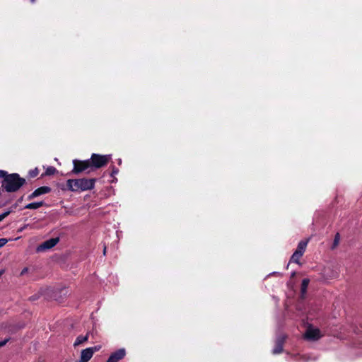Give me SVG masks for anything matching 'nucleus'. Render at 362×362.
I'll return each mask as SVG.
<instances>
[{
  "label": "nucleus",
  "instance_id": "obj_23",
  "mask_svg": "<svg viewBox=\"0 0 362 362\" xmlns=\"http://www.w3.org/2000/svg\"><path fill=\"white\" fill-rule=\"evenodd\" d=\"M7 173L4 170H0V177H4L5 178L6 176H7Z\"/></svg>",
  "mask_w": 362,
  "mask_h": 362
},
{
  "label": "nucleus",
  "instance_id": "obj_9",
  "mask_svg": "<svg viewBox=\"0 0 362 362\" xmlns=\"http://www.w3.org/2000/svg\"><path fill=\"white\" fill-rule=\"evenodd\" d=\"M308 240H301L299 242L296 252L300 254L301 256L304 254Z\"/></svg>",
  "mask_w": 362,
  "mask_h": 362
},
{
  "label": "nucleus",
  "instance_id": "obj_5",
  "mask_svg": "<svg viewBox=\"0 0 362 362\" xmlns=\"http://www.w3.org/2000/svg\"><path fill=\"white\" fill-rule=\"evenodd\" d=\"M91 168V163L90 160L83 161L74 160V170L73 172L78 173Z\"/></svg>",
  "mask_w": 362,
  "mask_h": 362
},
{
  "label": "nucleus",
  "instance_id": "obj_27",
  "mask_svg": "<svg viewBox=\"0 0 362 362\" xmlns=\"http://www.w3.org/2000/svg\"><path fill=\"white\" fill-rule=\"evenodd\" d=\"M46 190H47V193L49 191V189L47 187Z\"/></svg>",
  "mask_w": 362,
  "mask_h": 362
},
{
  "label": "nucleus",
  "instance_id": "obj_16",
  "mask_svg": "<svg viewBox=\"0 0 362 362\" xmlns=\"http://www.w3.org/2000/svg\"><path fill=\"white\" fill-rule=\"evenodd\" d=\"M282 350H283L282 344L281 342H279V343H278L274 349L273 353L275 354H279L282 351Z\"/></svg>",
  "mask_w": 362,
  "mask_h": 362
},
{
  "label": "nucleus",
  "instance_id": "obj_12",
  "mask_svg": "<svg viewBox=\"0 0 362 362\" xmlns=\"http://www.w3.org/2000/svg\"><path fill=\"white\" fill-rule=\"evenodd\" d=\"M309 283H310V280L308 279H304L302 281L301 289H300L302 296H304L305 294Z\"/></svg>",
  "mask_w": 362,
  "mask_h": 362
},
{
  "label": "nucleus",
  "instance_id": "obj_4",
  "mask_svg": "<svg viewBox=\"0 0 362 362\" xmlns=\"http://www.w3.org/2000/svg\"><path fill=\"white\" fill-rule=\"evenodd\" d=\"M322 336V334H321L320 330L313 326H308L304 334L305 338L310 341L317 340L321 338Z\"/></svg>",
  "mask_w": 362,
  "mask_h": 362
},
{
  "label": "nucleus",
  "instance_id": "obj_1",
  "mask_svg": "<svg viewBox=\"0 0 362 362\" xmlns=\"http://www.w3.org/2000/svg\"><path fill=\"white\" fill-rule=\"evenodd\" d=\"M25 182V180L17 173L10 174L4 179L2 187L8 192L18 191Z\"/></svg>",
  "mask_w": 362,
  "mask_h": 362
},
{
  "label": "nucleus",
  "instance_id": "obj_15",
  "mask_svg": "<svg viewBox=\"0 0 362 362\" xmlns=\"http://www.w3.org/2000/svg\"><path fill=\"white\" fill-rule=\"evenodd\" d=\"M301 257L302 256L300 255V254H298V253L294 252V253L291 256V262H296L297 264H299V260H300Z\"/></svg>",
  "mask_w": 362,
  "mask_h": 362
},
{
  "label": "nucleus",
  "instance_id": "obj_21",
  "mask_svg": "<svg viewBox=\"0 0 362 362\" xmlns=\"http://www.w3.org/2000/svg\"><path fill=\"white\" fill-rule=\"evenodd\" d=\"M9 214H10V211H6V212L0 214V221L4 220Z\"/></svg>",
  "mask_w": 362,
  "mask_h": 362
},
{
  "label": "nucleus",
  "instance_id": "obj_26",
  "mask_svg": "<svg viewBox=\"0 0 362 362\" xmlns=\"http://www.w3.org/2000/svg\"><path fill=\"white\" fill-rule=\"evenodd\" d=\"M100 346H95V347H91L90 349H93L94 350V352L95 351H97L100 349Z\"/></svg>",
  "mask_w": 362,
  "mask_h": 362
},
{
  "label": "nucleus",
  "instance_id": "obj_28",
  "mask_svg": "<svg viewBox=\"0 0 362 362\" xmlns=\"http://www.w3.org/2000/svg\"><path fill=\"white\" fill-rule=\"evenodd\" d=\"M32 240H37L36 238H33Z\"/></svg>",
  "mask_w": 362,
  "mask_h": 362
},
{
  "label": "nucleus",
  "instance_id": "obj_8",
  "mask_svg": "<svg viewBox=\"0 0 362 362\" xmlns=\"http://www.w3.org/2000/svg\"><path fill=\"white\" fill-rule=\"evenodd\" d=\"M94 350L93 349H83L81 353L79 362H88L92 358Z\"/></svg>",
  "mask_w": 362,
  "mask_h": 362
},
{
  "label": "nucleus",
  "instance_id": "obj_13",
  "mask_svg": "<svg viewBox=\"0 0 362 362\" xmlns=\"http://www.w3.org/2000/svg\"><path fill=\"white\" fill-rule=\"evenodd\" d=\"M42 205H43L42 202H33V203H30V204H27L25 206V209H38L39 207L42 206Z\"/></svg>",
  "mask_w": 362,
  "mask_h": 362
},
{
  "label": "nucleus",
  "instance_id": "obj_20",
  "mask_svg": "<svg viewBox=\"0 0 362 362\" xmlns=\"http://www.w3.org/2000/svg\"><path fill=\"white\" fill-rule=\"evenodd\" d=\"M340 236L339 233H337L334 240V246H337L339 244Z\"/></svg>",
  "mask_w": 362,
  "mask_h": 362
},
{
  "label": "nucleus",
  "instance_id": "obj_18",
  "mask_svg": "<svg viewBox=\"0 0 362 362\" xmlns=\"http://www.w3.org/2000/svg\"><path fill=\"white\" fill-rule=\"evenodd\" d=\"M56 171V169L53 167L47 168V175H53L55 173Z\"/></svg>",
  "mask_w": 362,
  "mask_h": 362
},
{
  "label": "nucleus",
  "instance_id": "obj_22",
  "mask_svg": "<svg viewBox=\"0 0 362 362\" xmlns=\"http://www.w3.org/2000/svg\"><path fill=\"white\" fill-rule=\"evenodd\" d=\"M8 240L6 238H0V247L4 246L7 243Z\"/></svg>",
  "mask_w": 362,
  "mask_h": 362
},
{
  "label": "nucleus",
  "instance_id": "obj_25",
  "mask_svg": "<svg viewBox=\"0 0 362 362\" xmlns=\"http://www.w3.org/2000/svg\"><path fill=\"white\" fill-rule=\"evenodd\" d=\"M28 267H25L21 272V276H23L24 274H25L26 273H28Z\"/></svg>",
  "mask_w": 362,
  "mask_h": 362
},
{
  "label": "nucleus",
  "instance_id": "obj_11",
  "mask_svg": "<svg viewBox=\"0 0 362 362\" xmlns=\"http://www.w3.org/2000/svg\"><path fill=\"white\" fill-rule=\"evenodd\" d=\"M88 339V334H87L85 336H82V335H80L78 336L76 341H74V346L76 347V346H78L81 344H82L83 343L87 341Z\"/></svg>",
  "mask_w": 362,
  "mask_h": 362
},
{
  "label": "nucleus",
  "instance_id": "obj_24",
  "mask_svg": "<svg viewBox=\"0 0 362 362\" xmlns=\"http://www.w3.org/2000/svg\"><path fill=\"white\" fill-rule=\"evenodd\" d=\"M8 339H6L4 340L0 341V347L4 346L8 341Z\"/></svg>",
  "mask_w": 362,
  "mask_h": 362
},
{
  "label": "nucleus",
  "instance_id": "obj_14",
  "mask_svg": "<svg viewBox=\"0 0 362 362\" xmlns=\"http://www.w3.org/2000/svg\"><path fill=\"white\" fill-rule=\"evenodd\" d=\"M44 193H45V187H41L39 189H36L35 192H33L29 196V198L31 199Z\"/></svg>",
  "mask_w": 362,
  "mask_h": 362
},
{
  "label": "nucleus",
  "instance_id": "obj_2",
  "mask_svg": "<svg viewBox=\"0 0 362 362\" xmlns=\"http://www.w3.org/2000/svg\"><path fill=\"white\" fill-rule=\"evenodd\" d=\"M94 186V180L92 179L69 180L67 187L71 191H85L90 189Z\"/></svg>",
  "mask_w": 362,
  "mask_h": 362
},
{
  "label": "nucleus",
  "instance_id": "obj_3",
  "mask_svg": "<svg viewBox=\"0 0 362 362\" xmlns=\"http://www.w3.org/2000/svg\"><path fill=\"white\" fill-rule=\"evenodd\" d=\"M110 158V156H109V155L101 156V155L93 153L90 160V163H91V168L92 167H94L95 168H101L107 163Z\"/></svg>",
  "mask_w": 362,
  "mask_h": 362
},
{
  "label": "nucleus",
  "instance_id": "obj_17",
  "mask_svg": "<svg viewBox=\"0 0 362 362\" xmlns=\"http://www.w3.org/2000/svg\"><path fill=\"white\" fill-rule=\"evenodd\" d=\"M45 250V242L40 244L36 249L37 252H40Z\"/></svg>",
  "mask_w": 362,
  "mask_h": 362
},
{
  "label": "nucleus",
  "instance_id": "obj_10",
  "mask_svg": "<svg viewBox=\"0 0 362 362\" xmlns=\"http://www.w3.org/2000/svg\"><path fill=\"white\" fill-rule=\"evenodd\" d=\"M59 236H56L47 240V249H50L54 247L59 243Z\"/></svg>",
  "mask_w": 362,
  "mask_h": 362
},
{
  "label": "nucleus",
  "instance_id": "obj_29",
  "mask_svg": "<svg viewBox=\"0 0 362 362\" xmlns=\"http://www.w3.org/2000/svg\"><path fill=\"white\" fill-rule=\"evenodd\" d=\"M1 274V273H0V275Z\"/></svg>",
  "mask_w": 362,
  "mask_h": 362
},
{
  "label": "nucleus",
  "instance_id": "obj_7",
  "mask_svg": "<svg viewBox=\"0 0 362 362\" xmlns=\"http://www.w3.org/2000/svg\"><path fill=\"white\" fill-rule=\"evenodd\" d=\"M125 349H120L117 351L112 353L107 359V362H118L125 356Z\"/></svg>",
  "mask_w": 362,
  "mask_h": 362
},
{
  "label": "nucleus",
  "instance_id": "obj_19",
  "mask_svg": "<svg viewBox=\"0 0 362 362\" xmlns=\"http://www.w3.org/2000/svg\"><path fill=\"white\" fill-rule=\"evenodd\" d=\"M37 175H38V170L37 169H35V170H30L29 172V175H30V177H35Z\"/></svg>",
  "mask_w": 362,
  "mask_h": 362
},
{
  "label": "nucleus",
  "instance_id": "obj_6",
  "mask_svg": "<svg viewBox=\"0 0 362 362\" xmlns=\"http://www.w3.org/2000/svg\"><path fill=\"white\" fill-rule=\"evenodd\" d=\"M322 274L325 279H333L339 276V272L333 267H328L324 268Z\"/></svg>",
  "mask_w": 362,
  "mask_h": 362
}]
</instances>
